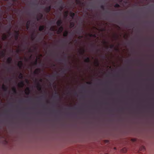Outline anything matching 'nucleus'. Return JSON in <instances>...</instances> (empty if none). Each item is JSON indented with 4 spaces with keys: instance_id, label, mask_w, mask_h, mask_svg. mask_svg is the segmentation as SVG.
<instances>
[{
    "instance_id": "obj_18",
    "label": "nucleus",
    "mask_w": 154,
    "mask_h": 154,
    "mask_svg": "<svg viewBox=\"0 0 154 154\" xmlns=\"http://www.w3.org/2000/svg\"><path fill=\"white\" fill-rule=\"evenodd\" d=\"M95 63L96 65L97 66L98 65V63L97 62H95Z\"/></svg>"
},
{
    "instance_id": "obj_3",
    "label": "nucleus",
    "mask_w": 154,
    "mask_h": 154,
    "mask_svg": "<svg viewBox=\"0 0 154 154\" xmlns=\"http://www.w3.org/2000/svg\"><path fill=\"white\" fill-rule=\"evenodd\" d=\"M63 27L62 26L60 27L57 31V32L58 34H60L63 31Z\"/></svg>"
},
{
    "instance_id": "obj_19",
    "label": "nucleus",
    "mask_w": 154,
    "mask_h": 154,
    "mask_svg": "<svg viewBox=\"0 0 154 154\" xmlns=\"http://www.w3.org/2000/svg\"><path fill=\"white\" fill-rule=\"evenodd\" d=\"M87 83H88V84H90V82H87Z\"/></svg>"
},
{
    "instance_id": "obj_7",
    "label": "nucleus",
    "mask_w": 154,
    "mask_h": 154,
    "mask_svg": "<svg viewBox=\"0 0 154 154\" xmlns=\"http://www.w3.org/2000/svg\"><path fill=\"white\" fill-rule=\"evenodd\" d=\"M36 88H37V89L38 91H40L41 89V87L40 85H38L36 86Z\"/></svg>"
},
{
    "instance_id": "obj_4",
    "label": "nucleus",
    "mask_w": 154,
    "mask_h": 154,
    "mask_svg": "<svg viewBox=\"0 0 154 154\" xmlns=\"http://www.w3.org/2000/svg\"><path fill=\"white\" fill-rule=\"evenodd\" d=\"M23 63L21 61H19L17 63L18 66L19 68H21L22 66Z\"/></svg>"
},
{
    "instance_id": "obj_20",
    "label": "nucleus",
    "mask_w": 154,
    "mask_h": 154,
    "mask_svg": "<svg viewBox=\"0 0 154 154\" xmlns=\"http://www.w3.org/2000/svg\"><path fill=\"white\" fill-rule=\"evenodd\" d=\"M122 0H119V1L120 2H122Z\"/></svg>"
},
{
    "instance_id": "obj_15",
    "label": "nucleus",
    "mask_w": 154,
    "mask_h": 154,
    "mask_svg": "<svg viewBox=\"0 0 154 154\" xmlns=\"http://www.w3.org/2000/svg\"><path fill=\"white\" fill-rule=\"evenodd\" d=\"M12 90L14 91V92H15L16 91V89L15 88H12Z\"/></svg>"
},
{
    "instance_id": "obj_9",
    "label": "nucleus",
    "mask_w": 154,
    "mask_h": 154,
    "mask_svg": "<svg viewBox=\"0 0 154 154\" xmlns=\"http://www.w3.org/2000/svg\"><path fill=\"white\" fill-rule=\"evenodd\" d=\"M68 32L67 31H65L63 33V35L64 36H66L67 35Z\"/></svg>"
},
{
    "instance_id": "obj_11",
    "label": "nucleus",
    "mask_w": 154,
    "mask_h": 154,
    "mask_svg": "<svg viewBox=\"0 0 154 154\" xmlns=\"http://www.w3.org/2000/svg\"><path fill=\"white\" fill-rule=\"evenodd\" d=\"M11 59L10 57L8 58L7 60V62L9 63H10L11 62Z\"/></svg>"
},
{
    "instance_id": "obj_5",
    "label": "nucleus",
    "mask_w": 154,
    "mask_h": 154,
    "mask_svg": "<svg viewBox=\"0 0 154 154\" xmlns=\"http://www.w3.org/2000/svg\"><path fill=\"white\" fill-rule=\"evenodd\" d=\"M50 30L53 31H56V27L55 26H53L51 28Z\"/></svg>"
},
{
    "instance_id": "obj_2",
    "label": "nucleus",
    "mask_w": 154,
    "mask_h": 154,
    "mask_svg": "<svg viewBox=\"0 0 154 154\" xmlns=\"http://www.w3.org/2000/svg\"><path fill=\"white\" fill-rule=\"evenodd\" d=\"M30 90L28 87L26 88L25 90V93L26 95H28L29 93Z\"/></svg>"
},
{
    "instance_id": "obj_12",
    "label": "nucleus",
    "mask_w": 154,
    "mask_h": 154,
    "mask_svg": "<svg viewBox=\"0 0 154 154\" xmlns=\"http://www.w3.org/2000/svg\"><path fill=\"white\" fill-rule=\"evenodd\" d=\"M70 16L72 17H73L75 15V14L73 13H70Z\"/></svg>"
},
{
    "instance_id": "obj_14",
    "label": "nucleus",
    "mask_w": 154,
    "mask_h": 154,
    "mask_svg": "<svg viewBox=\"0 0 154 154\" xmlns=\"http://www.w3.org/2000/svg\"><path fill=\"white\" fill-rule=\"evenodd\" d=\"M119 5L118 4H116L114 6V7L116 8H118L119 7Z\"/></svg>"
},
{
    "instance_id": "obj_16",
    "label": "nucleus",
    "mask_w": 154,
    "mask_h": 154,
    "mask_svg": "<svg viewBox=\"0 0 154 154\" xmlns=\"http://www.w3.org/2000/svg\"><path fill=\"white\" fill-rule=\"evenodd\" d=\"M68 14V12L67 11H66L65 13V15L66 16H67Z\"/></svg>"
},
{
    "instance_id": "obj_8",
    "label": "nucleus",
    "mask_w": 154,
    "mask_h": 154,
    "mask_svg": "<svg viewBox=\"0 0 154 154\" xmlns=\"http://www.w3.org/2000/svg\"><path fill=\"white\" fill-rule=\"evenodd\" d=\"M44 26H40L39 27V30L40 31H42L44 29Z\"/></svg>"
},
{
    "instance_id": "obj_6",
    "label": "nucleus",
    "mask_w": 154,
    "mask_h": 154,
    "mask_svg": "<svg viewBox=\"0 0 154 154\" xmlns=\"http://www.w3.org/2000/svg\"><path fill=\"white\" fill-rule=\"evenodd\" d=\"M62 23V22L61 20H58L57 22V24L58 26H60Z\"/></svg>"
},
{
    "instance_id": "obj_17",
    "label": "nucleus",
    "mask_w": 154,
    "mask_h": 154,
    "mask_svg": "<svg viewBox=\"0 0 154 154\" xmlns=\"http://www.w3.org/2000/svg\"><path fill=\"white\" fill-rule=\"evenodd\" d=\"M6 36H4L3 37V40H5V39H6Z\"/></svg>"
},
{
    "instance_id": "obj_1",
    "label": "nucleus",
    "mask_w": 154,
    "mask_h": 154,
    "mask_svg": "<svg viewBox=\"0 0 154 154\" xmlns=\"http://www.w3.org/2000/svg\"><path fill=\"white\" fill-rule=\"evenodd\" d=\"M24 84L23 81L20 82L18 84V86L20 88H22L24 86Z\"/></svg>"
},
{
    "instance_id": "obj_13",
    "label": "nucleus",
    "mask_w": 154,
    "mask_h": 154,
    "mask_svg": "<svg viewBox=\"0 0 154 154\" xmlns=\"http://www.w3.org/2000/svg\"><path fill=\"white\" fill-rule=\"evenodd\" d=\"M85 62H89V58H87L85 60Z\"/></svg>"
},
{
    "instance_id": "obj_10",
    "label": "nucleus",
    "mask_w": 154,
    "mask_h": 154,
    "mask_svg": "<svg viewBox=\"0 0 154 154\" xmlns=\"http://www.w3.org/2000/svg\"><path fill=\"white\" fill-rule=\"evenodd\" d=\"M18 77L20 79H22L23 77V75L22 74L20 73Z\"/></svg>"
}]
</instances>
